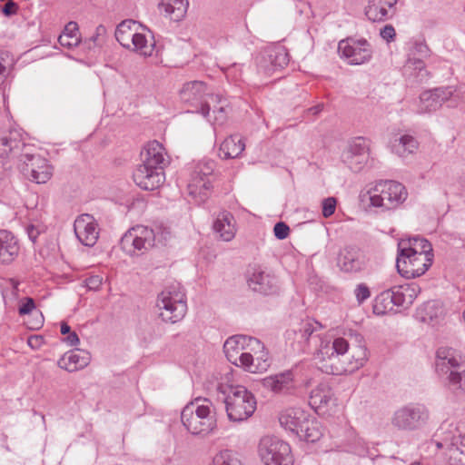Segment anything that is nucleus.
<instances>
[{
  "label": "nucleus",
  "mask_w": 465,
  "mask_h": 465,
  "mask_svg": "<svg viewBox=\"0 0 465 465\" xmlns=\"http://www.w3.org/2000/svg\"><path fill=\"white\" fill-rule=\"evenodd\" d=\"M262 384L265 389L274 393L288 394L293 390V374L287 371L274 375L267 376L262 380Z\"/></svg>",
  "instance_id": "393cba45"
},
{
  "label": "nucleus",
  "mask_w": 465,
  "mask_h": 465,
  "mask_svg": "<svg viewBox=\"0 0 465 465\" xmlns=\"http://www.w3.org/2000/svg\"><path fill=\"white\" fill-rule=\"evenodd\" d=\"M217 400L224 404L228 420L232 422H242L248 420L256 410L254 395L241 385H219Z\"/></svg>",
  "instance_id": "f03ea898"
},
{
  "label": "nucleus",
  "mask_w": 465,
  "mask_h": 465,
  "mask_svg": "<svg viewBox=\"0 0 465 465\" xmlns=\"http://www.w3.org/2000/svg\"><path fill=\"white\" fill-rule=\"evenodd\" d=\"M432 264V257L423 253L398 252L396 267L406 279L423 275Z\"/></svg>",
  "instance_id": "9b49d317"
},
{
  "label": "nucleus",
  "mask_w": 465,
  "mask_h": 465,
  "mask_svg": "<svg viewBox=\"0 0 465 465\" xmlns=\"http://www.w3.org/2000/svg\"><path fill=\"white\" fill-rule=\"evenodd\" d=\"M350 349L349 341L342 337L334 339L331 344L325 343L315 354V359L319 361V369L332 375L347 372L348 368L344 362H341V357H344Z\"/></svg>",
  "instance_id": "6e6552de"
},
{
  "label": "nucleus",
  "mask_w": 465,
  "mask_h": 465,
  "mask_svg": "<svg viewBox=\"0 0 465 465\" xmlns=\"http://www.w3.org/2000/svg\"><path fill=\"white\" fill-rule=\"evenodd\" d=\"M258 451L264 465H293L290 445L275 436L262 438Z\"/></svg>",
  "instance_id": "9d476101"
},
{
  "label": "nucleus",
  "mask_w": 465,
  "mask_h": 465,
  "mask_svg": "<svg viewBox=\"0 0 465 465\" xmlns=\"http://www.w3.org/2000/svg\"><path fill=\"white\" fill-rule=\"evenodd\" d=\"M41 340L42 338L39 336H30L28 338V345L31 346L32 348L37 347Z\"/></svg>",
  "instance_id": "774afa93"
},
{
  "label": "nucleus",
  "mask_w": 465,
  "mask_h": 465,
  "mask_svg": "<svg viewBox=\"0 0 465 465\" xmlns=\"http://www.w3.org/2000/svg\"><path fill=\"white\" fill-rule=\"evenodd\" d=\"M356 340L359 341V344L351 348V358H348V361L345 363V366L348 368L347 372L360 369L368 360L367 349L365 345L361 343L362 337L356 335Z\"/></svg>",
  "instance_id": "f704fd0d"
},
{
  "label": "nucleus",
  "mask_w": 465,
  "mask_h": 465,
  "mask_svg": "<svg viewBox=\"0 0 465 465\" xmlns=\"http://www.w3.org/2000/svg\"><path fill=\"white\" fill-rule=\"evenodd\" d=\"M211 188L212 183L210 180L201 183H198V186L193 188L194 193L191 195L196 199L198 203H203L209 198V191Z\"/></svg>",
  "instance_id": "de8ad7c7"
},
{
  "label": "nucleus",
  "mask_w": 465,
  "mask_h": 465,
  "mask_svg": "<svg viewBox=\"0 0 465 465\" xmlns=\"http://www.w3.org/2000/svg\"><path fill=\"white\" fill-rule=\"evenodd\" d=\"M213 112L214 114L213 124H223L226 119L224 108L223 106L219 108L214 107Z\"/></svg>",
  "instance_id": "052dcab7"
},
{
  "label": "nucleus",
  "mask_w": 465,
  "mask_h": 465,
  "mask_svg": "<svg viewBox=\"0 0 465 465\" xmlns=\"http://www.w3.org/2000/svg\"><path fill=\"white\" fill-rule=\"evenodd\" d=\"M338 52L350 64L358 65L369 62L372 56L371 45L365 39L347 38L339 42Z\"/></svg>",
  "instance_id": "4468645a"
},
{
  "label": "nucleus",
  "mask_w": 465,
  "mask_h": 465,
  "mask_svg": "<svg viewBox=\"0 0 465 465\" xmlns=\"http://www.w3.org/2000/svg\"><path fill=\"white\" fill-rule=\"evenodd\" d=\"M333 392L327 383H321L311 391L310 404L312 408H322L332 401Z\"/></svg>",
  "instance_id": "c9c22d12"
},
{
  "label": "nucleus",
  "mask_w": 465,
  "mask_h": 465,
  "mask_svg": "<svg viewBox=\"0 0 465 465\" xmlns=\"http://www.w3.org/2000/svg\"><path fill=\"white\" fill-rule=\"evenodd\" d=\"M254 344L260 346V341L256 338L242 334L233 335L225 341L223 351L228 361L237 364V355L241 353V351L244 350L246 346H252Z\"/></svg>",
  "instance_id": "b1692460"
},
{
  "label": "nucleus",
  "mask_w": 465,
  "mask_h": 465,
  "mask_svg": "<svg viewBox=\"0 0 465 465\" xmlns=\"http://www.w3.org/2000/svg\"><path fill=\"white\" fill-rule=\"evenodd\" d=\"M354 294L356 297L357 302L361 304L364 301H366L371 296V292L369 287L364 283H360L357 285L356 289L354 290Z\"/></svg>",
  "instance_id": "3c124183"
},
{
  "label": "nucleus",
  "mask_w": 465,
  "mask_h": 465,
  "mask_svg": "<svg viewBox=\"0 0 465 465\" xmlns=\"http://www.w3.org/2000/svg\"><path fill=\"white\" fill-rule=\"evenodd\" d=\"M214 166L215 163L213 161H206L197 164L193 173L192 183L188 186L190 194L194 193L193 188L197 187L198 183H201L206 182L207 180H210L208 177L213 174Z\"/></svg>",
  "instance_id": "e433bc0d"
},
{
  "label": "nucleus",
  "mask_w": 465,
  "mask_h": 465,
  "mask_svg": "<svg viewBox=\"0 0 465 465\" xmlns=\"http://www.w3.org/2000/svg\"><path fill=\"white\" fill-rule=\"evenodd\" d=\"M17 9H18L17 5L13 0H9L2 7V13L5 16L9 17V16H12L13 15L16 14Z\"/></svg>",
  "instance_id": "bf43d9fd"
},
{
  "label": "nucleus",
  "mask_w": 465,
  "mask_h": 465,
  "mask_svg": "<svg viewBox=\"0 0 465 465\" xmlns=\"http://www.w3.org/2000/svg\"><path fill=\"white\" fill-rule=\"evenodd\" d=\"M133 178L136 185L145 191L159 188L165 180L164 172L160 168L140 164L134 170Z\"/></svg>",
  "instance_id": "a211bd4d"
},
{
  "label": "nucleus",
  "mask_w": 465,
  "mask_h": 465,
  "mask_svg": "<svg viewBox=\"0 0 465 465\" xmlns=\"http://www.w3.org/2000/svg\"><path fill=\"white\" fill-rule=\"evenodd\" d=\"M342 162L353 172L359 173L366 165L368 155L341 154Z\"/></svg>",
  "instance_id": "49530a36"
},
{
  "label": "nucleus",
  "mask_w": 465,
  "mask_h": 465,
  "mask_svg": "<svg viewBox=\"0 0 465 465\" xmlns=\"http://www.w3.org/2000/svg\"><path fill=\"white\" fill-rule=\"evenodd\" d=\"M14 58L8 51L0 50V69L8 72L13 65Z\"/></svg>",
  "instance_id": "864d4df0"
},
{
  "label": "nucleus",
  "mask_w": 465,
  "mask_h": 465,
  "mask_svg": "<svg viewBox=\"0 0 465 465\" xmlns=\"http://www.w3.org/2000/svg\"><path fill=\"white\" fill-rule=\"evenodd\" d=\"M19 249L15 236L6 230H0V263L12 262L18 255Z\"/></svg>",
  "instance_id": "bb28decb"
},
{
  "label": "nucleus",
  "mask_w": 465,
  "mask_h": 465,
  "mask_svg": "<svg viewBox=\"0 0 465 465\" xmlns=\"http://www.w3.org/2000/svg\"><path fill=\"white\" fill-rule=\"evenodd\" d=\"M35 308V302L33 298L26 297L18 308L20 315L30 313Z\"/></svg>",
  "instance_id": "5fc2aeb1"
},
{
  "label": "nucleus",
  "mask_w": 465,
  "mask_h": 465,
  "mask_svg": "<svg viewBox=\"0 0 465 465\" xmlns=\"http://www.w3.org/2000/svg\"><path fill=\"white\" fill-rule=\"evenodd\" d=\"M453 86H440L423 92L420 96V113H430L441 107L455 93Z\"/></svg>",
  "instance_id": "f3484780"
},
{
  "label": "nucleus",
  "mask_w": 465,
  "mask_h": 465,
  "mask_svg": "<svg viewBox=\"0 0 465 465\" xmlns=\"http://www.w3.org/2000/svg\"><path fill=\"white\" fill-rule=\"evenodd\" d=\"M324 104H318L314 106H312L308 109V114H312L313 115L319 114L323 110Z\"/></svg>",
  "instance_id": "338daca9"
},
{
  "label": "nucleus",
  "mask_w": 465,
  "mask_h": 465,
  "mask_svg": "<svg viewBox=\"0 0 465 465\" xmlns=\"http://www.w3.org/2000/svg\"><path fill=\"white\" fill-rule=\"evenodd\" d=\"M381 36L387 42L392 41L396 35L395 29L391 25H386L380 33Z\"/></svg>",
  "instance_id": "13d9d810"
},
{
  "label": "nucleus",
  "mask_w": 465,
  "mask_h": 465,
  "mask_svg": "<svg viewBox=\"0 0 465 465\" xmlns=\"http://www.w3.org/2000/svg\"><path fill=\"white\" fill-rule=\"evenodd\" d=\"M247 282L253 292L263 295H275L280 292L278 279L263 271L257 270L253 272Z\"/></svg>",
  "instance_id": "aec40b11"
},
{
  "label": "nucleus",
  "mask_w": 465,
  "mask_h": 465,
  "mask_svg": "<svg viewBox=\"0 0 465 465\" xmlns=\"http://www.w3.org/2000/svg\"><path fill=\"white\" fill-rule=\"evenodd\" d=\"M429 419L430 411L425 405L411 402L393 412L391 423L398 430L415 431L422 429Z\"/></svg>",
  "instance_id": "1a4fd4ad"
},
{
  "label": "nucleus",
  "mask_w": 465,
  "mask_h": 465,
  "mask_svg": "<svg viewBox=\"0 0 465 465\" xmlns=\"http://www.w3.org/2000/svg\"><path fill=\"white\" fill-rule=\"evenodd\" d=\"M188 6V0H162L159 4L160 10H163L173 21H180L185 15Z\"/></svg>",
  "instance_id": "72a5a7b5"
},
{
  "label": "nucleus",
  "mask_w": 465,
  "mask_h": 465,
  "mask_svg": "<svg viewBox=\"0 0 465 465\" xmlns=\"http://www.w3.org/2000/svg\"><path fill=\"white\" fill-rule=\"evenodd\" d=\"M90 361L89 352L82 350H75L65 353L58 361L60 368L68 371H74L83 369Z\"/></svg>",
  "instance_id": "c85d7f7f"
},
{
  "label": "nucleus",
  "mask_w": 465,
  "mask_h": 465,
  "mask_svg": "<svg viewBox=\"0 0 465 465\" xmlns=\"http://www.w3.org/2000/svg\"><path fill=\"white\" fill-rule=\"evenodd\" d=\"M130 44L134 46V51L144 56H152L155 50V41L152 39L149 43L146 36L141 33L134 34Z\"/></svg>",
  "instance_id": "79ce46f5"
},
{
  "label": "nucleus",
  "mask_w": 465,
  "mask_h": 465,
  "mask_svg": "<svg viewBox=\"0 0 465 465\" xmlns=\"http://www.w3.org/2000/svg\"><path fill=\"white\" fill-rule=\"evenodd\" d=\"M21 129L10 128L0 136L1 156L18 157L22 173L37 183H46L52 175L47 160L29 152Z\"/></svg>",
  "instance_id": "f257e3e1"
},
{
  "label": "nucleus",
  "mask_w": 465,
  "mask_h": 465,
  "mask_svg": "<svg viewBox=\"0 0 465 465\" xmlns=\"http://www.w3.org/2000/svg\"><path fill=\"white\" fill-rule=\"evenodd\" d=\"M418 141L413 136L404 134L399 139H395L391 145V151L400 157H406L408 154L413 153L418 149Z\"/></svg>",
  "instance_id": "4c0bfd02"
},
{
  "label": "nucleus",
  "mask_w": 465,
  "mask_h": 465,
  "mask_svg": "<svg viewBox=\"0 0 465 465\" xmlns=\"http://www.w3.org/2000/svg\"><path fill=\"white\" fill-rule=\"evenodd\" d=\"M336 204H337V202H336L335 198H333V197L325 198L322 203L323 217L328 218V217L331 216L336 210Z\"/></svg>",
  "instance_id": "09e8293b"
},
{
  "label": "nucleus",
  "mask_w": 465,
  "mask_h": 465,
  "mask_svg": "<svg viewBox=\"0 0 465 465\" xmlns=\"http://www.w3.org/2000/svg\"><path fill=\"white\" fill-rule=\"evenodd\" d=\"M320 329L321 325L316 322L302 321L298 327L287 331L286 340L294 352H305L311 341H320L319 335L315 334Z\"/></svg>",
  "instance_id": "f8f14e48"
},
{
  "label": "nucleus",
  "mask_w": 465,
  "mask_h": 465,
  "mask_svg": "<svg viewBox=\"0 0 465 465\" xmlns=\"http://www.w3.org/2000/svg\"><path fill=\"white\" fill-rule=\"evenodd\" d=\"M309 416L310 415L302 409H289L281 413L279 422L282 427L297 435L300 429H302Z\"/></svg>",
  "instance_id": "cd10ccee"
},
{
  "label": "nucleus",
  "mask_w": 465,
  "mask_h": 465,
  "mask_svg": "<svg viewBox=\"0 0 465 465\" xmlns=\"http://www.w3.org/2000/svg\"><path fill=\"white\" fill-rule=\"evenodd\" d=\"M431 244L422 237H412L408 241H401L398 245V252L423 253L432 257Z\"/></svg>",
  "instance_id": "473e14b6"
},
{
  "label": "nucleus",
  "mask_w": 465,
  "mask_h": 465,
  "mask_svg": "<svg viewBox=\"0 0 465 465\" xmlns=\"http://www.w3.org/2000/svg\"><path fill=\"white\" fill-rule=\"evenodd\" d=\"M446 311L443 303L440 301H429L423 303L416 311L417 320L431 326L440 324L445 318Z\"/></svg>",
  "instance_id": "4be33fe9"
},
{
  "label": "nucleus",
  "mask_w": 465,
  "mask_h": 465,
  "mask_svg": "<svg viewBox=\"0 0 465 465\" xmlns=\"http://www.w3.org/2000/svg\"><path fill=\"white\" fill-rule=\"evenodd\" d=\"M103 278L100 275H92L85 280V286L88 290L97 291L102 285Z\"/></svg>",
  "instance_id": "6e6d98bb"
},
{
  "label": "nucleus",
  "mask_w": 465,
  "mask_h": 465,
  "mask_svg": "<svg viewBox=\"0 0 465 465\" xmlns=\"http://www.w3.org/2000/svg\"><path fill=\"white\" fill-rule=\"evenodd\" d=\"M134 25H136V22L133 20H124L117 25L114 35L116 40L122 46L125 48L131 47L130 41L133 35L136 34L132 29V26Z\"/></svg>",
  "instance_id": "58836bf2"
},
{
  "label": "nucleus",
  "mask_w": 465,
  "mask_h": 465,
  "mask_svg": "<svg viewBox=\"0 0 465 465\" xmlns=\"http://www.w3.org/2000/svg\"><path fill=\"white\" fill-rule=\"evenodd\" d=\"M143 163L146 166H153L155 168H160V170L164 169L166 165V160L164 158V148L163 146L157 141H152L147 143L144 147V150L141 153Z\"/></svg>",
  "instance_id": "a878e982"
},
{
  "label": "nucleus",
  "mask_w": 465,
  "mask_h": 465,
  "mask_svg": "<svg viewBox=\"0 0 465 465\" xmlns=\"http://www.w3.org/2000/svg\"><path fill=\"white\" fill-rule=\"evenodd\" d=\"M156 307L163 322L176 323L187 312L185 294L178 284L170 285L158 294Z\"/></svg>",
  "instance_id": "0eeeda50"
},
{
  "label": "nucleus",
  "mask_w": 465,
  "mask_h": 465,
  "mask_svg": "<svg viewBox=\"0 0 465 465\" xmlns=\"http://www.w3.org/2000/svg\"><path fill=\"white\" fill-rule=\"evenodd\" d=\"M253 361L254 358L251 353L241 352L239 355H237V364L235 365L241 366L250 372H255L260 370H266L269 366L267 360H263L262 363H259L258 365H254Z\"/></svg>",
  "instance_id": "37998d69"
},
{
  "label": "nucleus",
  "mask_w": 465,
  "mask_h": 465,
  "mask_svg": "<svg viewBox=\"0 0 465 465\" xmlns=\"http://www.w3.org/2000/svg\"><path fill=\"white\" fill-rule=\"evenodd\" d=\"M265 62H270V65L262 64L267 70H280L289 63V54L283 46H273L264 50Z\"/></svg>",
  "instance_id": "7c9ffc66"
},
{
  "label": "nucleus",
  "mask_w": 465,
  "mask_h": 465,
  "mask_svg": "<svg viewBox=\"0 0 465 465\" xmlns=\"http://www.w3.org/2000/svg\"><path fill=\"white\" fill-rule=\"evenodd\" d=\"M419 292L420 288L417 284H403L383 292L382 296L385 299H391L396 306L408 307L412 304Z\"/></svg>",
  "instance_id": "412c9836"
},
{
  "label": "nucleus",
  "mask_w": 465,
  "mask_h": 465,
  "mask_svg": "<svg viewBox=\"0 0 465 465\" xmlns=\"http://www.w3.org/2000/svg\"><path fill=\"white\" fill-rule=\"evenodd\" d=\"M213 228L222 240L229 242L235 236L234 218L229 212L220 213L213 222Z\"/></svg>",
  "instance_id": "c756f323"
},
{
  "label": "nucleus",
  "mask_w": 465,
  "mask_h": 465,
  "mask_svg": "<svg viewBox=\"0 0 465 465\" xmlns=\"http://www.w3.org/2000/svg\"><path fill=\"white\" fill-rule=\"evenodd\" d=\"M397 0H370L365 15L372 22H381L391 18L395 13Z\"/></svg>",
  "instance_id": "5701e85b"
},
{
  "label": "nucleus",
  "mask_w": 465,
  "mask_h": 465,
  "mask_svg": "<svg viewBox=\"0 0 465 465\" xmlns=\"http://www.w3.org/2000/svg\"><path fill=\"white\" fill-rule=\"evenodd\" d=\"M367 258L364 251L356 244L341 248L337 256V266L345 273H357L365 270Z\"/></svg>",
  "instance_id": "dca6fc26"
},
{
  "label": "nucleus",
  "mask_w": 465,
  "mask_h": 465,
  "mask_svg": "<svg viewBox=\"0 0 465 465\" xmlns=\"http://www.w3.org/2000/svg\"><path fill=\"white\" fill-rule=\"evenodd\" d=\"M79 41L80 40L77 35H61L58 37L59 44L62 46L67 47L69 49L78 45Z\"/></svg>",
  "instance_id": "8fccbe9b"
},
{
  "label": "nucleus",
  "mask_w": 465,
  "mask_h": 465,
  "mask_svg": "<svg viewBox=\"0 0 465 465\" xmlns=\"http://www.w3.org/2000/svg\"><path fill=\"white\" fill-rule=\"evenodd\" d=\"M98 224L94 218L87 213L80 215L74 222V229L78 240L85 246H94L98 239Z\"/></svg>",
  "instance_id": "6ab92c4d"
},
{
  "label": "nucleus",
  "mask_w": 465,
  "mask_h": 465,
  "mask_svg": "<svg viewBox=\"0 0 465 465\" xmlns=\"http://www.w3.org/2000/svg\"><path fill=\"white\" fill-rule=\"evenodd\" d=\"M26 232H27V235L29 237V239L35 243L39 236V230L34 226V225H29L27 228H26Z\"/></svg>",
  "instance_id": "e2e57ef3"
},
{
  "label": "nucleus",
  "mask_w": 465,
  "mask_h": 465,
  "mask_svg": "<svg viewBox=\"0 0 465 465\" xmlns=\"http://www.w3.org/2000/svg\"><path fill=\"white\" fill-rule=\"evenodd\" d=\"M435 369L446 377L450 389L465 391V356L453 348L440 347L436 352Z\"/></svg>",
  "instance_id": "20e7f679"
},
{
  "label": "nucleus",
  "mask_w": 465,
  "mask_h": 465,
  "mask_svg": "<svg viewBox=\"0 0 465 465\" xmlns=\"http://www.w3.org/2000/svg\"><path fill=\"white\" fill-rule=\"evenodd\" d=\"M274 236L279 240H284L289 236L290 228L283 222H278L273 227Z\"/></svg>",
  "instance_id": "603ef678"
},
{
  "label": "nucleus",
  "mask_w": 465,
  "mask_h": 465,
  "mask_svg": "<svg viewBox=\"0 0 465 465\" xmlns=\"http://www.w3.org/2000/svg\"><path fill=\"white\" fill-rule=\"evenodd\" d=\"M181 420L193 435H207L216 428L214 408L210 400L196 399L187 404L181 412Z\"/></svg>",
  "instance_id": "7ed1b4c3"
},
{
  "label": "nucleus",
  "mask_w": 465,
  "mask_h": 465,
  "mask_svg": "<svg viewBox=\"0 0 465 465\" xmlns=\"http://www.w3.org/2000/svg\"><path fill=\"white\" fill-rule=\"evenodd\" d=\"M408 196L405 186L392 180L380 181L361 195V201L368 198L372 207L381 211L394 210L399 207Z\"/></svg>",
  "instance_id": "423d86ee"
},
{
  "label": "nucleus",
  "mask_w": 465,
  "mask_h": 465,
  "mask_svg": "<svg viewBox=\"0 0 465 465\" xmlns=\"http://www.w3.org/2000/svg\"><path fill=\"white\" fill-rule=\"evenodd\" d=\"M245 148L243 139L239 134H232L223 140L220 146V156L223 159H232L241 155Z\"/></svg>",
  "instance_id": "2f4dec72"
},
{
  "label": "nucleus",
  "mask_w": 465,
  "mask_h": 465,
  "mask_svg": "<svg viewBox=\"0 0 465 465\" xmlns=\"http://www.w3.org/2000/svg\"><path fill=\"white\" fill-rule=\"evenodd\" d=\"M266 59H264V51L260 54V56L257 57V66L258 70L262 71L267 75L272 74L274 73V70H267L266 67H264L262 64H268L270 65V62H265Z\"/></svg>",
  "instance_id": "680f3d73"
},
{
  "label": "nucleus",
  "mask_w": 465,
  "mask_h": 465,
  "mask_svg": "<svg viewBox=\"0 0 465 465\" xmlns=\"http://www.w3.org/2000/svg\"><path fill=\"white\" fill-rule=\"evenodd\" d=\"M212 465H242V463L235 452L223 450L213 457Z\"/></svg>",
  "instance_id": "a18cd8bd"
},
{
  "label": "nucleus",
  "mask_w": 465,
  "mask_h": 465,
  "mask_svg": "<svg viewBox=\"0 0 465 465\" xmlns=\"http://www.w3.org/2000/svg\"><path fill=\"white\" fill-rule=\"evenodd\" d=\"M430 56V49L425 42L415 41L410 49L404 66L405 72L411 71L415 82L422 84L429 79V72L425 68L424 58Z\"/></svg>",
  "instance_id": "2eb2a0df"
},
{
  "label": "nucleus",
  "mask_w": 465,
  "mask_h": 465,
  "mask_svg": "<svg viewBox=\"0 0 465 465\" xmlns=\"http://www.w3.org/2000/svg\"><path fill=\"white\" fill-rule=\"evenodd\" d=\"M297 436L307 442H315L321 439L322 434L318 427V422L309 416Z\"/></svg>",
  "instance_id": "a19ab883"
},
{
  "label": "nucleus",
  "mask_w": 465,
  "mask_h": 465,
  "mask_svg": "<svg viewBox=\"0 0 465 465\" xmlns=\"http://www.w3.org/2000/svg\"><path fill=\"white\" fill-rule=\"evenodd\" d=\"M450 460L452 465H465V435L453 438L450 447Z\"/></svg>",
  "instance_id": "ea45409f"
},
{
  "label": "nucleus",
  "mask_w": 465,
  "mask_h": 465,
  "mask_svg": "<svg viewBox=\"0 0 465 465\" xmlns=\"http://www.w3.org/2000/svg\"><path fill=\"white\" fill-rule=\"evenodd\" d=\"M206 85L201 81H193L183 84V89L180 92V96L183 102L188 103L194 105H201L200 113L208 118L209 122H212L210 111L211 106L209 99L214 100L213 94H208Z\"/></svg>",
  "instance_id": "ddd939ff"
},
{
  "label": "nucleus",
  "mask_w": 465,
  "mask_h": 465,
  "mask_svg": "<svg viewBox=\"0 0 465 465\" xmlns=\"http://www.w3.org/2000/svg\"><path fill=\"white\" fill-rule=\"evenodd\" d=\"M170 238V232L157 228L156 231L143 225L128 230L121 239L122 249L130 255H139L156 245L164 244Z\"/></svg>",
  "instance_id": "39448f33"
},
{
  "label": "nucleus",
  "mask_w": 465,
  "mask_h": 465,
  "mask_svg": "<svg viewBox=\"0 0 465 465\" xmlns=\"http://www.w3.org/2000/svg\"><path fill=\"white\" fill-rule=\"evenodd\" d=\"M106 34V28L103 25H99L95 29V34L90 37V41H92L95 45H99L104 42V37Z\"/></svg>",
  "instance_id": "4d7b16f0"
},
{
  "label": "nucleus",
  "mask_w": 465,
  "mask_h": 465,
  "mask_svg": "<svg viewBox=\"0 0 465 465\" xmlns=\"http://www.w3.org/2000/svg\"><path fill=\"white\" fill-rule=\"evenodd\" d=\"M370 145L369 141L364 137H355L348 144L346 150L342 153L352 155H368Z\"/></svg>",
  "instance_id": "c03bdc74"
},
{
  "label": "nucleus",
  "mask_w": 465,
  "mask_h": 465,
  "mask_svg": "<svg viewBox=\"0 0 465 465\" xmlns=\"http://www.w3.org/2000/svg\"><path fill=\"white\" fill-rule=\"evenodd\" d=\"M64 341L70 346H75L80 342L79 337L75 331H70L65 337Z\"/></svg>",
  "instance_id": "0e129e2a"
},
{
  "label": "nucleus",
  "mask_w": 465,
  "mask_h": 465,
  "mask_svg": "<svg viewBox=\"0 0 465 465\" xmlns=\"http://www.w3.org/2000/svg\"><path fill=\"white\" fill-rule=\"evenodd\" d=\"M78 30V25L75 22H69L64 30L62 35H76V31Z\"/></svg>",
  "instance_id": "69168bd1"
}]
</instances>
